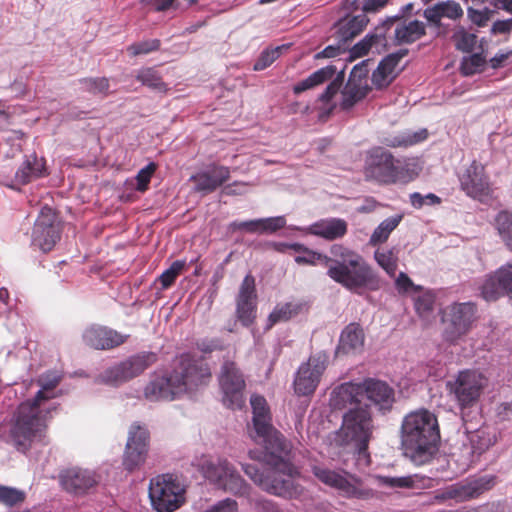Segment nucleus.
<instances>
[{
    "label": "nucleus",
    "instance_id": "1",
    "mask_svg": "<svg viewBox=\"0 0 512 512\" xmlns=\"http://www.w3.org/2000/svg\"><path fill=\"white\" fill-rule=\"evenodd\" d=\"M210 378V369L203 360L182 355L171 372L152 377L144 388V397L151 402L172 401L207 384Z\"/></svg>",
    "mask_w": 512,
    "mask_h": 512
},
{
    "label": "nucleus",
    "instance_id": "2",
    "mask_svg": "<svg viewBox=\"0 0 512 512\" xmlns=\"http://www.w3.org/2000/svg\"><path fill=\"white\" fill-rule=\"evenodd\" d=\"M60 382L55 373H47L38 379L40 390L32 401L19 405L10 430V438L18 451L26 452L34 443L45 436L46 420L42 405L55 396L53 390Z\"/></svg>",
    "mask_w": 512,
    "mask_h": 512
},
{
    "label": "nucleus",
    "instance_id": "3",
    "mask_svg": "<svg viewBox=\"0 0 512 512\" xmlns=\"http://www.w3.org/2000/svg\"><path fill=\"white\" fill-rule=\"evenodd\" d=\"M440 431L437 417L426 409L407 414L401 424L404 455L417 465L429 462L437 452Z\"/></svg>",
    "mask_w": 512,
    "mask_h": 512
},
{
    "label": "nucleus",
    "instance_id": "4",
    "mask_svg": "<svg viewBox=\"0 0 512 512\" xmlns=\"http://www.w3.org/2000/svg\"><path fill=\"white\" fill-rule=\"evenodd\" d=\"M330 254L327 275L332 280L357 293L362 289L379 288L376 273L359 253L342 244H333Z\"/></svg>",
    "mask_w": 512,
    "mask_h": 512
},
{
    "label": "nucleus",
    "instance_id": "5",
    "mask_svg": "<svg viewBox=\"0 0 512 512\" xmlns=\"http://www.w3.org/2000/svg\"><path fill=\"white\" fill-rule=\"evenodd\" d=\"M268 454L267 462L272 466L271 470L264 474L253 464L243 465L245 474L264 491L285 498L297 497L301 488L294 484V478L299 475L298 469L290 463L288 455L290 448L278 457L265 449Z\"/></svg>",
    "mask_w": 512,
    "mask_h": 512
},
{
    "label": "nucleus",
    "instance_id": "6",
    "mask_svg": "<svg viewBox=\"0 0 512 512\" xmlns=\"http://www.w3.org/2000/svg\"><path fill=\"white\" fill-rule=\"evenodd\" d=\"M375 430L372 414L367 406L349 408L342 416L337 439L350 445L359 455L368 457L367 449Z\"/></svg>",
    "mask_w": 512,
    "mask_h": 512
},
{
    "label": "nucleus",
    "instance_id": "7",
    "mask_svg": "<svg viewBox=\"0 0 512 512\" xmlns=\"http://www.w3.org/2000/svg\"><path fill=\"white\" fill-rule=\"evenodd\" d=\"M250 404L253 412V431L251 438L264 446L272 454L282 457L289 449V443L271 423V415L266 399L260 395H252Z\"/></svg>",
    "mask_w": 512,
    "mask_h": 512
},
{
    "label": "nucleus",
    "instance_id": "8",
    "mask_svg": "<svg viewBox=\"0 0 512 512\" xmlns=\"http://www.w3.org/2000/svg\"><path fill=\"white\" fill-rule=\"evenodd\" d=\"M311 471L319 482L336 490L343 497L368 500L375 496V491L367 487L360 477L346 470L314 464Z\"/></svg>",
    "mask_w": 512,
    "mask_h": 512
},
{
    "label": "nucleus",
    "instance_id": "9",
    "mask_svg": "<svg viewBox=\"0 0 512 512\" xmlns=\"http://www.w3.org/2000/svg\"><path fill=\"white\" fill-rule=\"evenodd\" d=\"M199 472L217 488L234 494L243 495L248 486L235 466L225 458L213 459L202 456L195 463Z\"/></svg>",
    "mask_w": 512,
    "mask_h": 512
},
{
    "label": "nucleus",
    "instance_id": "10",
    "mask_svg": "<svg viewBox=\"0 0 512 512\" xmlns=\"http://www.w3.org/2000/svg\"><path fill=\"white\" fill-rule=\"evenodd\" d=\"M149 497L158 512H173L184 502V487L173 475H159L150 481Z\"/></svg>",
    "mask_w": 512,
    "mask_h": 512
},
{
    "label": "nucleus",
    "instance_id": "11",
    "mask_svg": "<svg viewBox=\"0 0 512 512\" xmlns=\"http://www.w3.org/2000/svg\"><path fill=\"white\" fill-rule=\"evenodd\" d=\"M475 319V307L472 303H453L443 310L444 338L454 343L471 328Z\"/></svg>",
    "mask_w": 512,
    "mask_h": 512
},
{
    "label": "nucleus",
    "instance_id": "12",
    "mask_svg": "<svg viewBox=\"0 0 512 512\" xmlns=\"http://www.w3.org/2000/svg\"><path fill=\"white\" fill-rule=\"evenodd\" d=\"M219 385L223 394L222 401L226 407L236 410L244 406L245 381L234 362L223 363L219 375Z\"/></svg>",
    "mask_w": 512,
    "mask_h": 512
},
{
    "label": "nucleus",
    "instance_id": "13",
    "mask_svg": "<svg viewBox=\"0 0 512 512\" xmlns=\"http://www.w3.org/2000/svg\"><path fill=\"white\" fill-rule=\"evenodd\" d=\"M446 386L458 404L467 407L478 400L485 386V379L476 371L464 370L455 379L447 381Z\"/></svg>",
    "mask_w": 512,
    "mask_h": 512
},
{
    "label": "nucleus",
    "instance_id": "14",
    "mask_svg": "<svg viewBox=\"0 0 512 512\" xmlns=\"http://www.w3.org/2000/svg\"><path fill=\"white\" fill-rule=\"evenodd\" d=\"M59 239L60 226L56 214L50 207L45 206L34 224L32 243L43 252H48Z\"/></svg>",
    "mask_w": 512,
    "mask_h": 512
},
{
    "label": "nucleus",
    "instance_id": "15",
    "mask_svg": "<svg viewBox=\"0 0 512 512\" xmlns=\"http://www.w3.org/2000/svg\"><path fill=\"white\" fill-rule=\"evenodd\" d=\"M327 363L328 355L320 352L311 356L307 363L302 364L294 380L295 392L302 396L312 394L326 369Z\"/></svg>",
    "mask_w": 512,
    "mask_h": 512
},
{
    "label": "nucleus",
    "instance_id": "16",
    "mask_svg": "<svg viewBox=\"0 0 512 512\" xmlns=\"http://www.w3.org/2000/svg\"><path fill=\"white\" fill-rule=\"evenodd\" d=\"M149 434L146 428L132 425L126 443L123 465L126 470L133 471L144 463L148 451Z\"/></svg>",
    "mask_w": 512,
    "mask_h": 512
},
{
    "label": "nucleus",
    "instance_id": "17",
    "mask_svg": "<svg viewBox=\"0 0 512 512\" xmlns=\"http://www.w3.org/2000/svg\"><path fill=\"white\" fill-rule=\"evenodd\" d=\"M396 160L393 155L382 149L372 150L366 168V176L380 183H396Z\"/></svg>",
    "mask_w": 512,
    "mask_h": 512
},
{
    "label": "nucleus",
    "instance_id": "18",
    "mask_svg": "<svg viewBox=\"0 0 512 512\" xmlns=\"http://www.w3.org/2000/svg\"><path fill=\"white\" fill-rule=\"evenodd\" d=\"M255 279L248 274L243 279L236 298V317L243 326L249 327L256 318Z\"/></svg>",
    "mask_w": 512,
    "mask_h": 512
},
{
    "label": "nucleus",
    "instance_id": "19",
    "mask_svg": "<svg viewBox=\"0 0 512 512\" xmlns=\"http://www.w3.org/2000/svg\"><path fill=\"white\" fill-rule=\"evenodd\" d=\"M496 484V477L493 475L483 476L466 485L455 484L437 494L435 499L443 502L447 499L465 501L478 497L484 491L491 489Z\"/></svg>",
    "mask_w": 512,
    "mask_h": 512
},
{
    "label": "nucleus",
    "instance_id": "20",
    "mask_svg": "<svg viewBox=\"0 0 512 512\" xmlns=\"http://www.w3.org/2000/svg\"><path fill=\"white\" fill-rule=\"evenodd\" d=\"M481 294L486 301H495L503 295L512 297V261L499 267L485 280Z\"/></svg>",
    "mask_w": 512,
    "mask_h": 512
},
{
    "label": "nucleus",
    "instance_id": "21",
    "mask_svg": "<svg viewBox=\"0 0 512 512\" xmlns=\"http://www.w3.org/2000/svg\"><path fill=\"white\" fill-rule=\"evenodd\" d=\"M460 185L463 191L472 198L482 199L489 195L490 187L484 173V166L473 161L459 176Z\"/></svg>",
    "mask_w": 512,
    "mask_h": 512
},
{
    "label": "nucleus",
    "instance_id": "22",
    "mask_svg": "<svg viewBox=\"0 0 512 512\" xmlns=\"http://www.w3.org/2000/svg\"><path fill=\"white\" fill-rule=\"evenodd\" d=\"M230 177L229 168L225 166H212L205 171L196 173L190 177L194 183V190L203 194L215 191Z\"/></svg>",
    "mask_w": 512,
    "mask_h": 512
},
{
    "label": "nucleus",
    "instance_id": "23",
    "mask_svg": "<svg viewBox=\"0 0 512 512\" xmlns=\"http://www.w3.org/2000/svg\"><path fill=\"white\" fill-rule=\"evenodd\" d=\"M125 338V336L118 332L102 326H91L83 333L84 342L88 346L99 350L112 349L119 346L125 342Z\"/></svg>",
    "mask_w": 512,
    "mask_h": 512
},
{
    "label": "nucleus",
    "instance_id": "24",
    "mask_svg": "<svg viewBox=\"0 0 512 512\" xmlns=\"http://www.w3.org/2000/svg\"><path fill=\"white\" fill-rule=\"evenodd\" d=\"M348 231V223L342 218H324L304 229L306 234L334 241L343 238Z\"/></svg>",
    "mask_w": 512,
    "mask_h": 512
},
{
    "label": "nucleus",
    "instance_id": "25",
    "mask_svg": "<svg viewBox=\"0 0 512 512\" xmlns=\"http://www.w3.org/2000/svg\"><path fill=\"white\" fill-rule=\"evenodd\" d=\"M98 482L94 472L87 469L72 468L61 474L64 489L74 493H84Z\"/></svg>",
    "mask_w": 512,
    "mask_h": 512
},
{
    "label": "nucleus",
    "instance_id": "26",
    "mask_svg": "<svg viewBox=\"0 0 512 512\" xmlns=\"http://www.w3.org/2000/svg\"><path fill=\"white\" fill-rule=\"evenodd\" d=\"M365 387L362 383L347 382L336 387L331 394L330 405L334 409H344L360 403Z\"/></svg>",
    "mask_w": 512,
    "mask_h": 512
},
{
    "label": "nucleus",
    "instance_id": "27",
    "mask_svg": "<svg viewBox=\"0 0 512 512\" xmlns=\"http://www.w3.org/2000/svg\"><path fill=\"white\" fill-rule=\"evenodd\" d=\"M364 395L380 410H388L394 402V391L385 382L369 379L362 383Z\"/></svg>",
    "mask_w": 512,
    "mask_h": 512
},
{
    "label": "nucleus",
    "instance_id": "28",
    "mask_svg": "<svg viewBox=\"0 0 512 512\" xmlns=\"http://www.w3.org/2000/svg\"><path fill=\"white\" fill-rule=\"evenodd\" d=\"M462 16V7L453 0L440 1L424 10V17L435 26L441 25L442 18L457 20Z\"/></svg>",
    "mask_w": 512,
    "mask_h": 512
},
{
    "label": "nucleus",
    "instance_id": "29",
    "mask_svg": "<svg viewBox=\"0 0 512 512\" xmlns=\"http://www.w3.org/2000/svg\"><path fill=\"white\" fill-rule=\"evenodd\" d=\"M364 346V332L354 323L349 324L341 333L337 354H355Z\"/></svg>",
    "mask_w": 512,
    "mask_h": 512
},
{
    "label": "nucleus",
    "instance_id": "30",
    "mask_svg": "<svg viewBox=\"0 0 512 512\" xmlns=\"http://www.w3.org/2000/svg\"><path fill=\"white\" fill-rule=\"evenodd\" d=\"M368 21L365 13L340 19L335 26L339 42L344 44L352 40L363 31Z\"/></svg>",
    "mask_w": 512,
    "mask_h": 512
},
{
    "label": "nucleus",
    "instance_id": "31",
    "mask_svg": "<svg viewBox=\"0 0 512 512\" xmlns=\"http://www.w3.org/2000/svg\"><path fill=\"white\" fill-rule=\"evenodd\" d=\"M425 34V25L418 20L403 21L397 24L394 35L399 44H409L420 39Z\"/></svg>",
    "mask_w": 512,
    "mask_h": 512
},
{
    "label": "nucleus",
    "instance_id": "32",
    "mask_svg": "<svg viewBox=\"0 0 512 512\" xmlns=\"http://www.w3.org/2000/svg\"><path fill=\"white\" fill-rule=\"evenodd\" d=\"M43 159L37 158L36 155H30L19 167L15 174V182L24 185L31 180L38 178L44 173Z\"/></svg>",
    "mask_w": 512,
    "mask_h": 512
},
{
    "label": "nucleus",
    "instance_id": "33",
    "mask_svg": "<svg viewBox=\"0 0 512 512\" xmlns=\"http://www.w3.org/2000/svg\"><path fill=\"white\" fill-rule=\"evenodd\" d=\"M335 73L336 69L333 66L323 67L295 84L293 87V92L295 94H300L306 90L319 86L331 79Z\"/></svg>",
    "mask_w": 512,
    "mask_h": 512
},
{
    "label": "nucleus",
    "instance_id": "34",
    "mask_svg": "<svg viewBox=\"0 0 512 512\" xmlns=\"http://www.w3.org/2000/svg\"><path fill=\"white\" fill-rule=\"evenodd\" d=\"M156 361V355L154 353H142L132 356L121 362L124 369L131 379L142 374L148 367H150Z\"/></svg>",
    "mask_w": 512,
    "mask_h": 512
},
{
    "label": "nucleus",
    "instance_id": "35",
    "mask_svg": "<svg viewBox=\"0 0 512 512\" xmlns=\"http://www.w3.org/2000/svg\"><path fill=\"white\" fill-rule=\"evenodd\" d=\"M304 308L302 303L287 302L275 306L268 317V329L279 322H285L298 315Z\"/></svg>",
    "mask_w": 512,
    "mask_h": 512
},
{
    "label": "nucleus",
    "instance_id": "36",
    "mask_svg": "<svg viewBox=\"0 0 512 512\" xmlns=\"http://www.w3.org/2000/svg\"><path fill=\"white\" fill-rule=\"evenodd\" d=\"M414 307L417 314L423 318H429L434 309L435 294L430 290L420 287L413 295Z\"/></svg>",
    "mask_w": 512,
    "mask_h": 512
},
{
    "label": "nucleus",
    "instance_id": "37",
    "mask_svg": "<svg viewBox=\"0 0 512 512\" xmlns=\"http://www.w3.org/2000/svg\"><path fill=\"white\" fill-rule=\"evenodd\" d=\"M374 259L390 277H395L398 268V250L396 248L377 249Z\"/></svg>",
    "mask_w": 512,
    "mask_h": 512
},
{
    "label": "nucleus",
    "instance_id": "38",
    "mask_svg": "<svg viewBox=\"0 0 512 512\" xmlns=\"http://www.w3.org/2000/svg\"><path fill=\"white\" fill-rule=\"evenodd\" d=\"M401 220V215H395L383 220L373 231L369 244L376 246L386 242L391 232L399 225Z\"/></svg>",
    "mask_w": 512,
    "mask_h": 512
},
{
    "label": "nucleus",
    "instance_id": "39",
    "mask_svg": "<svg viewBox=\"0 0 512 512\" xmlns=\"http://www.w3.org/2000/svg\"><path fill=\"white\" fill-rule=\"evenodd\" d=\"M366 94V87L350 79L342 91L343 108L348 109L352 107L357 101L364 98Z\"/></svg>",
    "mask_w": 512,
    "mask_h": 512
},
{
    "label": "nucleus",
    "instance_id": "40",
    "mask_svg": "<svg viewBox=\"0 0 512 512\" xmlns=\"http://www.w3.org/2000/svg\"><path fill=\"white\" fill-rule=\"evenodd\" d=\"M136 79L154 91L161 93L167 91V85L154 68L140 69L136 75Z\"/></svg>",
    "mask_w": 512,
    "mask_h": 512
},
{
    "label": "nucleus",
    "instance_id": "41",
    "mask_svg": "<svg viewBox=\"0 0 512 512\" xmlns=\"http://www.w3.org/2000/svg\"><path fill=\"white\" fill-rule=\"evenodd\" d=\"M469 440L471 444L472 455L480 456L494 444L495 437L486 430H477L476 432L471 433Z\"/></svg>",
    "mask_w": 512,
    "mask_h": 512
},
{
    "label": "nucleus",
    "instance_id": "42",
    "mask_svg": "<svg viewBox=\"0 0 512 512\" xmlns=\"http://www.w3.org/2000/svg\"><path fill=\"white\" fill-rule=\"evenodd\" d=\"M396 183H408L414 180L420 173L421 167L415 160L401 163L396 160Z\"/></svg>",
    "mask_w": 512,
    "mask_h": 512
},
{
    "label": "nucleus",
    "instance_id": "43",
    "mask_svg": "<svg viewBox=\"0 0 512 512\" xmlns=\"http://www.w3.org/2000/svg\"><path fill=\"white\" fill-rule=\"evenodd\" d=\"M427 137V131L421 130L419 132H405L394 137L386 138L385 144L390 147H408L414 145L420 141H423Z\"/></svg>",
    "mask_w": 512,
    "mask_h": 512
},
{
    "label": "nucleus",
    "instance_id": "44",
    "mask_svg": "<svg viewBox=\"0 0 512 512\" xmlns=\"http://www.w3.org/2000/svg\"><path fill=\"white\" fill-rule=\"evenodd\" d=\"M452 39L456 48L462 52H471L478 42L477 35L468 32L464 27H457Z\"/></svg>",
    "mask_w": 512,
    "mask_h": 512
},
{
    "label": "nucleus",
    "instance_id": "45",
    "mask_svg": "<svg viewBox=\"0 0 512 512\" xmlns=\"http://www.w3.org/2000/svg\"><path fill=\"white\" fill-rule=\"evenodd\" d=\"M374 480L378 486L390 489H408L412 488L415 483L414 477L410 475L400 477L376 475Z\"/></svg>",
    "mask_w": 512,
    "mask_h": 512
},
{
    "label": "nucleus",
    "instance_id": "46",
    "mask_svg": "<svg viewBox=\"0 0 512 512\" xmlns=\"http://www.w3.org/2000/svg\"><path fill=\"white\" fill-rule=\"evenodd\" d=\"M100 380L105 384L118 386L131 380V377L127 374V371L120 362L105 370L100 375Z\"/></svg>",
    "mask_w": 512,
    "mask_h": 512
},
{
    "label": "nucleus",
    "instance_id": "47",
    "mask_svg": "<svg viewBox=\"0 0 512 512\" xmlns=\"http://www.w3.org/2000/svg\"><path fill=\"white\" fill-rule=\"evenodd\" d=\"M495 224L507 247L512 251V213L507 211L498 213Z\"/></svg>",
    "mask_w": 512,
    "mask_h": 512
},
{
    "label": "nucleus",
    "instance_id": "48",
    "mask_svg": "<svg viewBox=\"0 0 512 512\" xmlns=\"http://www.w3.org/2000/svg\"><path fill=\"white\" fill-rule=\"evenodd\" d=\"M80 84L85 91L94 95H107L110 88L109 79L106 77L83 78L80 80Z\"/></svg>",
    "mask_w": 512,
    "mask_h": 512
},
{
    "label": "nucleus",
    "instance_id": "49",
    "mask_svg": "<svg viewBox=\"0 0 512 512\" xmlns=\"http://www.w3.org/2000/svg\"><path fill=\"white\" fill-rule=\"evenodd\" d=\"M486 63L485 57L480 53H474L464 57L461 63V71L464 75L469 76L483 70Z\"/></svg>",
    "mask_w": 512,
    "mask_h": 512
},
{
    "label": "nucleus",
    "instance_id": "50",
    "mask_svg": "<svg viewBox=\"0 0 512 512\" xmlns=\"http://www.w3.org/2000/svg\"><path fill=\"white\" fill-rule=\"evenodd\" d=\"M287 46L281 45L274 48H268L262 51L259 58L254 64L255 71H261L269 67L276 59L279 58L281 51L286 49Z\"/></svg>",
    "mask_w": 512,
    "mask_h": 512
},
{
    "label": "nucleus",
    "instance_id": "51",
    "mask_svg": "<svg viewBox=\"0 0 512 512\" xmlns=\"http://www.w3.org/2000/svg\"><path fill=\"white\" fill-rule=\"evenodd\" d=\"M25 499V494L23 491L6 487V486H0V503L4 504L6 506H14L19 503H22Z\"/></svg>",
    "mask_w": 512,
    "mask_h": 512
},
{
    "label": "nucleus",
    "instance_id": "52",
    "mask_svg": "<svg viewBox=\"0 0 512 512\" xmlns=\"http://www.w3.org/2000/svg\"><path fill=\"white\" fill-rule=\"evenodd\" d=\"M382 43V39L378 35H367L364 39L354 45L351 50L353 57H362L366 55L374 46Z\"/></svg>",
    "mask_w": 512,
    "mask_h": 512
},
{
    "label": "nucleus",
    "instance_id": "53",
    "mask_svg": "<svg viewBox=\"0 0 512 512\" xmlns=\"http://www.w3.org/2000/svg\"><path fill=\"white\" fill-rule=\"evenodd\" d=\"M259 224L260 234H271L282 229L286 225V219L284 216L261 218Z\"/></svg>",
    "mask_w": 512,
    "mask_h": 512
},
{
    "label": "nucleus",
    "instance_id": "54",
    "mask_svg": "<svg viewBox=\"0 0 512 512\" xmlns=\"http://www.w3.org/2000/svg\"><path fill=\"white\" fill-rule=\"evenodd\" d=\"M295 261L298 264H308V265H315L318 262H321V263L325 264L326 266H328L331 261V257H328L327 255H324V254H321V253H318V252H315V251H312V250H309L306 248V249H304L302 255L295 257Z\"/></svg>",
    "mask_w": 512,
    "mask_h": 512
},
{
    "label": "nucleus",
    "instance_id": "55",
    "mask_svg": "<svg viewBox=\"0 0 512 512\" xmlns=\"http://www.w3.org/2000/svg\"><path fill=\"white\" fill-rule=\"evenodd\" d=\"M159 46H160L159 40L152 39V40H147V41H142L139 43L132 44L127 48V51L130 53V55L137 56V55L147 54L152 51H155L159 48Z\"/></svg>",
    "mask_w": 512,
    "mask_h": 512
},
{
    "label": "nucleus",
    "instance_id": "56",
    "mask_svg": "<svg viewBox=\"0 0 512 512\" xmlns=\"http://www.w3.org/2000/svg\"><path fill=\"white\" fill-rule=\"evenodd\" d=\"M156 171V165L149 163L142 168L136 175L137 186L136 189L140 192H144L148 188V184L151 180L152 175Z\"/></svg>",
    "mask_w": 512,
    "mask_h": 512
},
{
    "label": "nucleus",
    "instance_id": "57",
    "mask_svg": "<svg viewBox=\"0 0 512 512\" xmlns=\"http://www.w3.org/2000/svg\"><path fill=\"white\" fill-rule=\"evenodd\" d=\"M410 202L414 208L419 209V208L423 207L424 205L440 204L441 200L437 195H435L433 193H428L426 195H422L418 192H415L410 195Z\"/></svg>",
    "mask_w": 512,
    "mask_h": 512
},
{
    "label": "nucleus",
    "instance_id": "58",
    "mask_svg": "<svg viewBox=\"0 0 512 512\" xmlns=\"http://www.w3.org/2000/svg\"><path fill=\"white\" fill-rule=\"evenodd\" d=\"M395 286L400 293H411V295L420 288V286H416L404 272H400L396 277Z\"/></svg>",
    "mask_w": 512,
    "mask_h": 512
},
{
    "label": "nucleus",
    "instance_id": "59",
    "mask_svg": "<svg viewBox=\"0 0 512 512\" xmlns=\"http://www.w3.org/2000/svg\"><path fill=\"white\" fill-rule=\"evenodd\" d=\"M402 56L403 54L401 53L390 54L379 63L378 67L395 77L397 74L396 67Z\"/></svg>",
    "mask_w": 512,
    "mask_h": 512
},
{
    "label": "nucleus",
    "instance_id": "60",
    "mask_svg": "<svg viewBox=\"0 0 512 512\" xmlns=\"http://www.w3.org/2000/svg\"><path fill=\"white\" fill-rule=\"evenodd\" d=\"M394 78L395 77L390 75L387 71L377 67V69L372 74V83L377 88H383L388 86Z\"/></svg>",
    "mask_w": 512,
    "mask_h": 512
},
{
    "label": "nucleus",
    "instance_id": "61",
    "mask_svg": "<svg viewBox=\"0 0 512 512\" xmlns=\"http://www.w3.org/2000/svg\"><path fill=\"white\" fill-rule=\"evenodd\" d=\"M259 219L243 221V222H232L230 228L232 230H247L251 233H259Z\"/></svg>",
    "mask_w": 512,
    "mask_h": 512
},
{
    "label": "nucleus",
    "instance_id": "62",
    "mask_svg": "<svg viewBox=\"0 0 512 512\" xmlns=\"http://www.w3.org/2000/svg\"><path fill=\"white\" fill-rule=\"evenodd\" d=\"M341 87V81L333 80L319 96V100L328 103L338 93Z\"/></svg>",
    "mask_w": 512,
    "mask_h": 512
},
{
    "label": "nucleus",
    "instance_id": "63",
    "mask_svg": "<svg viewBox=\"0 0 512 512\" xmlns=\"http://www.w3.org/2000/svg\"><path fill=\"white\" fill-rule=\"evenodd\" d=\"M468 18L479 27L485 26L488 21V15L486 12L479 11L473 8L467 10Z\"/></svg>",
    "mask_w": 512,
    "mask_h": 512
},
{
    "label": "nucleus",
    "instance_id": "64",
    "mask_svg": "<svg viewBox=\"0 0 512 512\" xmlns=\"http://www.w3.org/2000/svg\"><path fill=\"white\" fill-rule=\"evenodd\" d=\"M497 415L501 420L512 418V401L501 403L497 408Z\"/></svg>",
    "mask_w": 512,
    "mask_h": 512
}]
</instances>
